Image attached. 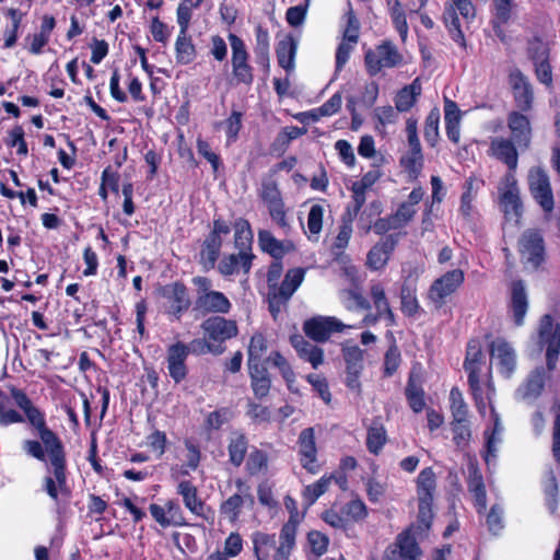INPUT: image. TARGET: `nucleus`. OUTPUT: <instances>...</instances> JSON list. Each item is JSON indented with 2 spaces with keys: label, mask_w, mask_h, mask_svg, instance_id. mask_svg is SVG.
<instances>
[{
  "label": "nucleus",
  "mask_w": 560,
  "mask_h": 560,
  "mask_svg": "<svg viewBox=\"0 0 560 560\" xmlns=\"http://www.w3.org/2000/svg\"><path fill=\"white\" fill-rule=\"evenodd\" d=\"M483 358L480 342L478 340L469 341L467 345L464 368L468 373V383L474 394L480 389L479 373L481 364L483 363Z\"/></svg>",
  "instance_id": "obj_19"
},
{
  "label": "nucleus",
  "mask_w": 560,
  "mask_h": 560,
  "mask_svg": "<svg viewBox=\"0 0 560 560\" xmlns=\"http://www.w3.org/2000/svg\"><path fill=\"white\" fill-rule=\"evenodd\" d=\"M518 250L526 262L538 267L544 260L545 244L542 235L537 230H526L518 241Z\"/></svg>",
  "instance_id": "obj_15"
},
{
  "label": "nucleus",
  "mask_w": 560,
  "mask_h": 560,
  "mask_svg": "<svg viewBox=\"0 0 560 560\" xmlns=\"http://www.w3.org/2000/svg\"><path fill=\"white\" fill-rule=\"evenodd\" d=\"M177 492L183 497L185 506L195 515L203 516L206 505L198 498L197 488L188 480L180 481Z\"/></svg>",
  "instance_id": "obj_34"
},
{
  "label": "nucleus",
  "mask_w": 560,
  "mask_h": 560,
  "mask_svg": "<svg viewBox=\"0 0 560 560\" xmlns=\"http://www.w3.org/2000/svg\"><path fill=\"white\" fill-rule=\"evenodd\" d=\"M489 153L506 164L509 172L514 174L518 163V153L514 141L503 137H495L491 140Z\"/></svg>",
  "instance_id": "obj_23"
},
{
  "label": "nucleus",
  "mask_w": 560,
  "mask_h": 560,
  "mask_svg": "<svg viewBox=\"0 0 560 560\" xmlns=\"http://www.w3.org/2000/svg\"><path fill=\"white\" fill-rule=\"evenodd\" d=\"M417 273H409L404 279L400 288V307L402 313L407 316H413L419 311V302L417 299Z\"/></svg>",
  "instance_id": "obj_29"
},
{
  "label": "nucleus",
  "mask_w": 560,
  "mask_h": 560,
  "mask_svg": "<svg viewBox=\"0 0 560 560\" xmlns=\"http://www.w3.org/2000/svg\"><path fill=\"white\" fill-rule=\"evenodd\" d=\"M417 213V208H412L411 206L407 205L406 202H402L395 213H393L390 217L393 218L394 222L396 223L397 228H404L415 217Z\"/></svg>",
  "instance_id": "obj_61"
},
{
  "label": "nucleus",
  "mask_w": 560,
  "mask_h": 560,
  "mask_svg": "<svg viewBox=\"0 0 560 560\" xmlns=\"http://www.w3.org/2000/svg\"><path fill=\"white\" fill-rule=\"evenodd\" d=\"M197 8L192 0H183L177 8L179 33H188L192 9Z\"/></svg>",
  "instance_id": "obj_56"
},
{
  "label": "nucleus",
  "mask_w": 560,
  "mask_h": 560,
  "mask_svg": "<svg viewBox=\"0 0 560 560\" xmlns=\"http://www.w3.org/2000/svg\"><path fill=\"white\" fill-rule=\"evenodd\" d=\"M465 279L462 269H453L436 278L430 285L427 299L434 308H442L447 299L451 298L463 284Z\"/></svg>",
  "instance_id": "obj_6"
},
{
  "label": "nucleus",
  "mask_w": 560,
  "mask_h": 560,
  "mask_svg": "<svg viewBox=\"0 0 560 560\" xmlns=\"http://www.w3.org/2000/svg\"><path fill=\"white\" fill-rule=\"evenodd\" d=\"M346 19L347 26L343 31V39L352 43H358L360 24L351 7L346 13Z\"/></svg>",
  "instance_id": "obj_60"
},
{
  "label": "nucleus",
  "mask_w": 560,
  "mask_h": 560,
  "mask_svg": "<svg viewBox=\"0 0 560 560\" xmlns=\"http://www.w3.org/2000/svg\"><path fill=\"white\" fill-rule=\"evenodd\" d=\"M467 486L469 492L474 495L475 506L479 514L485 513L487 508V492L483 478L478 465L475 462L468 464Z\"/></svg>",
  "instance_id": "obj_27"
},
{
  "label": "nucleus",
  "mask_w": 560,
  "mask_h": 560,
  "mask_svg": "<svg viewBox=\"0 0 560 560\" xmlns=\"http://www.w3.org/2000/svg\"><path fill=\"white\" fill-rule=\"evenodd\" d=\"M277 60L281 68L287 71L294 69L296 44L292 38H284L278 43L276 48Z\"/></svg>",
  "instance_id": "obj_43"
},
{
  "label": "nucleus",
  "mask_w": 560,
  "mask_h": 560,
  "mask_svg": "<svg viewBox=\"0 0 560 560\" xmlns=\"http://www.w3.org/2000/svg\"><path fill=\"white\" fill-rule=\"evenodd\" d=\"M300 463L310 474L319 471L317 463V447L315 443V432L313 428H306L301 431L298 439Z\"/></svg>",
  "instance_id": "obj_16"
},
{
  "label": "nucleus",
  "mask_w": 560,
  "mask_h": 560,
  "mask_svg": "<svg viewBox=\"0 0 560 560\" xmlns=\"http://www.w3.org/2000/svg\"><path fill=\"white\" fill-rule=\"evenodd\" d=\"M374 118L377 120L375 128L381 131L386 125L395 124L398 118V110L390 105L376 107L373 113Z\"/></svg>",
  "instance_id": "obj_54"
},
{
  "label": "nucleus",
  "mask_w": 560,
  "mask_h": 560,
  "mask_svg": "<svg viewBox=\"0 0 560 560\" xmlns=\"http://www.w3.org/2000/svg\"><path fill=\"white\" fill-rule=\"evenodd\" d=\"M222 247V238L217 236L208 235L203 242V246L200 253L201 262L206 268H213L215 261L220 255Z\"/></svg>",
  "instance_id": "obj_45"
},
{
  "label": "nucleus",
  "mask_w": 560,
  "mask_h": 560,
  "mask_svg": "<svg viewBox=\"0 0 560 560\" xmlns=\"http://www.w3.org/2000/svg\"><path fill=\"white\" fill-rule=\"evenodd\" d=\"M351 327L348 326V328ZM345 328H347V325L331 316H316L305 320L303 324L305 335L316 342H325L332 332H340Z\"/></svg>",
  "instance_id": "obj_13"
},
{
  "label": "nucleus",
  "mask_w": 560,
  "mask_h": 560,
  "mask_svg": "<svg viewBox=\"0 0 560 560\" xmlns=\"http://www.w3.org/2000/svg\"><path fill=\"white\" fill-rule=\"evenodd\" d=\"M228 38L232 49V75L237 83L250 85L254 81V69L248 62L249 55L246 45L241 37L233 33L229 34Z\"/></svg>",
  "instance_id": "obj_9"
},
{
  "label": "nucleus",
  "mask_w": 560,
  "mask_h": 560,
  "mask_svg": "<svg viewBox=\"0 0 560 560\" xmlns=\"http://www.w3.org/2000/svg\"><path fill=\"white\" fill-rule=\"evenodd\" d=\"M487 525L491 533L499 534L503 528V509L499 504H494L487 515Z\"/></svg>",
  "instance_id": "obj_63"
},
{
  "label": "nucleus",
  "mask_w": 560,
  "mask_h": 560,
  "mask_svg": "<svg viewBox=\"0 0 560 560\" xmlns=\"http://www.w3.org/2000/svg\"><path fill=\"white\" fill-rule=\"evenodd\" d=\"M192 283L196 285L195 311L206 313L230 312L232 304L229 299L219 291L212 290V282L207 277H195Z\"/></svg>",
  "instance_id": "obj_4"
},
{
  "label": "nucleus",
  "mask_w": 560,
  "mask_h": 560,
  "mask_svg": "<svg viewBox=\"0 0 560 560\" xmlns=\"http://www.w3.org/2000/svg\"><path fill=\"white\" fill-rule=\"evenodd\" d=\"M528 310V300L523 281H514L511 288V311L516 326L524 324Z\"/></svg>",
  "instance_id": "obj_32"
},
{
  "label": "nucleus",
  "mask_w": 560,
  "mask_h": 560,
  "mask_svg": "<svg viewBox=\"0 0 560 560\" xmlns=\"http://www.w3.org/2000/svg\"><path fill=\"white\" fill-rule=\"evenodd\" d=\"M421 94V84L419 79L412 81L411 84L402 88L395 97V107L398 112L409 110L416 103L417 97Z\"/></svg>",
  "instance_id": "obj_40"
},
{
  "label": "nucleus",
  "mask_w": 560,
  "mask_h": 560,
  "mask_svg": "<svg viewBox=\"0 0 560 560\" xmlns=\"http://www.w3.org/2000/svg\"><path fill=\"white\" fill-rule=\"evenodd\" d=\"M259 196L266 206L282 201L281 194L277 187V184L271 180L262 183Z\"/></svg>",
  "instance_id": "obj_62"
},
{
  "label": "nucleus",
  "mask_w": 560,
  "mask_h": 560,
  "mask_svg": "<svg viewBox=\"0 0 560 560\" xmlns=\"http://www.w3.org/2000/svg\"><path fill=\"white\" fill-rule=\"evenodd\" d=\"M417 499H418V525L416 530L425 532L430 528L433 520V500L436 489L435 472L431 467L420 471L417 477Z\"/></svg>",
  "instance_id": "obj_3"
},
{
  "label": "nucleus",
  "mask_w": 560,
  "mask_h": 560,
  "mask_svg": "<svg viewBox=\"0 0 560 560\" xmlns=\"http://www.w3.org/2000/svg\"><path fill=\"white\" fill-rule=\"evenodd\" d=\"M343 513L352 518L353 521H361L365 518L368 514V510L365 504L361 500H351L349 501L345 508Z\"/></svg>",
  "instance_id": "obj_64"
},
{
  "label": "nucleus",
  "mask_w": 560,
  "mask_h": 560,
  "mask_svg": "<svg viewBox=\"0 0 560 560\" xmlns=\"http://www.w3.org/2000/svg\"><path fill=\"white\" fill-rule=\"evenodd\" d=\"M235 483L240 493L231 495L221 504V514L230 522H235L238 518L241 509L246 500H249L252 503L254 501L248 492V487L241 479H237Z\"/></svg>",
  "instance_id": "obj_30"
},
{
  "label": "nucleus",
  "mask_w": 560,
  "mask_h": 560,
  "mask_svg": "<svg viewBox=\"0 0 560 560\" xmlns=\"http://www.w3.org/2000/svg\"><path fill=\"white\" fill-rule=\"evenodd\" d=\"M291 345L296 350L299 357L311 363L314 369H317L324 361V351L322 348L312 345L301 335L291 337Z\"/></svg>",
  "instance_id": "obj_31"
},
{
  "label": "nucleus",
  "mask_w": 560,
  "mask_h": 560,
  "mask_svg": "<svg viewBox=\"0 0 560 560\" xmlns=\"http://www.w3.org/2000/svg\"><path fill=\"white\" fill-rule=\"evenodd\" d=\"M510 84L516 106L523 112L529 110L534 93L527 78L520 70H514L510 73Z\"/></svg>",
  "instance_id": "obj_25"
},
{
  "label": "nucleus",
  "mask_w": 560,
  "mask_h": 560,
  "mask_svg": "<svg viewBox=\"0 0 560 560\" xmlns=\"http://www.w3.org/2000/svg\"><path fill=\"white\" fill-rule=\"evenodd\" d=\"M450 400L453 420L457 422L466 421L468 417V407L458 388L454 387L451 389Z\"/></svg>",
  "instance_id": "obj_52"
},
{
  "label": "nucleus",
  "mask_w": 560,
  "mask_h": 560,
  "mask_svg": "<svg viewBox=\"0 0 560 560\" xmlns=\"http://www.w3.org/2000/svg\"><path fill=\"white\" fill-rule=\"evenodd\" d=\"M490 361L501 376L511 378L516 371V352L511 343L503 338H497L489 345Z\"/></svg>",
  "instance_id": "obj_11"
},
{
  "label": "nucleus",
  "mask_w": 560,
  "mask_h": 560,
  "mask_svg": "<svg viewBox=\"0 0 560 560\" xmlns=\"http://www.w3.org/2000/svg\"><path fill=\"white\" fill-rule=\"evenodd\" d=\"M370 296L373 301L376 312L380 315H384V318L387 320L389 326L395 325V314L390 308L383 284L380 282L371 283Z\"/></svg>",
  "instance_id": "obj_33"
},
{
  "label": "nucleus",
  "mask_w": 560,
  "mask_h": 560,
  "mask_svg": "<svg viewBox=\"0 0 560 560\" xmlns=\"http://www.w3.org/2000/svg\"><path fill=\"white\" fill-rule=\"evenodd\" d=\"M255 39L256 44L254 47V54L256 62L261 66L266 71L269 70L270 59H269V33L261 25H258L255 28Z\"/></svg>",
  "instance_id": "obj_35"
},
{
  "label": "nucleus",
  "mask_w": 560,
  "mask_h": 560,
  "mask_svg": "<svg viewBox=\"0 0 560 560\" xmlns=\"http://www.w3.org/2000/svg\"><path fill=\"white\" fill-rule=\"evenodd\" d=\"M401 362V355L398 347L392 345L385 353L384 358V373L386 376H392L398 369Z\"/></svg>",
  "instance_id": "obj_59"
},
{
  "label": "nucleus",
  "mask_w": 560,
  "mask_h": 560,
  "mask_svg": "<svg viewBox=\"0 0 560 560\" xmlns=\"http://www.w3.org/2000/svg\"><path fill=\"white\" fill-rule=\"evenodd\" d=\"M268 360L279 369L282 377L288 383V386L291 387V383L294 382L295 375L294 372L287 361V359L280 352H272Z\"/></svg>",
  "instance_id": "obj_57"
},
{
  "label": "nucleus",
  "mask_w": 560,
  "mask_h": 560,
  "mask_svg": "<svg viewBox=\"0 0 560 560\" xmlns=\"http://www.w3.org/2000/svg\"><path fill=\"white\" fill-rule=\"evenodd\" d=\"M545 385V370L537 368L527 376L515 390V398L520 401L532 404L541 394Z\"/></svg>",
  "instance_id": "obj_24"
},
{
  "label": "nucleus",
  "mask_w": 560,
  "mask_h": 560,
  "mask_svg": "<svg viewBox=\"0 0 560 560\" xmlns=\"http://www.w3.org/2000/svg\"><path fill=\"white\" fill-rule=\"evenodd\" d=\"M201 328L209 339L223 342L237 335L236 323L220 316H213L201 324Z\"/></svg>",
  "instance_id": "obj_20"
},
{
  "label": "nucleus",
  "mask_w": 560,
  "mask_h": 560,
  "mask_svg": "<svg viewBox=\"0 0 560 560\" xmlns=\"http://www.w3.org/2000/svg\"><path fill=\"white\" fill-rule=\"evenodd\" d=\"M400 164L409 174L410 178L416 179L420 175L423 167L422 152L409 151L400 159Z\"/></svg>",
  "instance_id": "obj_49"
},
{
  "label": "nucleus",
  "mask_w": 560,
  "mask_h": 560,
  "mask_svg": "<svg viewBox=\"0 0 560 560\" xmlns=\"http://www.w3.org/2000/svg\"><path fill=\"white\" fill-rule=\"evenodd\" d=\"M386 442V431L382 424L373 423L368 431L366 446L368 450L377 454Z\"/></svg>",
  "instance_id": "obj_50"
},
{
  "label": "nucleus",
  "mask_w": 560,
  "mask_h": 560,
  "mask_svg": "<svg viewBox=\"0 0 560 560\" xmlns=\"http://www.w3.org/2000/svg\"><path fill=\"white\" fill-rule=\"evenodd\" d=\"M190 352V347L178 341L167 348L166 362L168 374L172 380L178 384L187 376L188 370L186 360Z\"/></svg>",
  "instance_id": "obj_18"
},
{
  "label": "nucleus",
  "mask_w": 560,
  "mask_h": 560,
  "mask_svg": "<svg viewBox=\"0 0 560 560\" xmlns=\"http://www.w3.org/2000/svg\"><path fill=\"white\" fill-rule=\"evenodd\" d=\"M332 479L334 476H323L313 485H308L304 488L303 498L307 501L308 505L315 503V501L328 490Z\"/></svg>",
  "instance_id": "obj_48"
},
{
  "label": "nucleus",
  "mask_w": 560,
  "mask_h": 560,
  "mask_svg": "<svg viewBox=\"0 0 560 560\" xmlns=\"http://www.w3.org/2000/svg\"><path fill=\"white\" fill-rule=\"evenodd\" d=\"M10 394L15 405L24 412L31 425L38 431L40 439V441L24 440L22 448L28 456L39 462H48L47 475L43 479V487L46 493L55 502H58L59 495L70 494V488L67 483L65 446L59 436L46 425L44 413L34 406L22 389L11 387Z\"/></svg>",
  "instance_id": "obj_1"
},
{
  "label": "nucleus",
  "mask_w": 560,
  "mask_h": 560,
  "mask_svg": "<svg viewBox=\"0 0 560 560\" xmlns=\"http://www.w3.org/2000/svg\"><path fill=\"white\" fill-rule=\"evenodd\" d=\"M398 243V235L390 234L377 242L368 253L366 266L371 270L383 269Z\"/></svg>",
  "instance_id": "obj_22"
},
{
  "label": "nucleus",
  "mask_w": 560,
  "mask_h": 560,
  "mask_svg": "<svg viewBox=\"0 0 560 560\" xmlns=\"http://www.w3.org/2000/svg\"><path fill=\"white\" fill-rule=\"evenodd\" d=\"M364 60L368 72L376 75L383 68H394L401 63L402 56L393 43L385 42L374 50H369Z\"/></svg>",
  "instance_id": "obj_12"
},
{
  "label": "nucleus",
  "mask_w": 560,
  "mask_h": 560,
  "mask_svg": "<svg viewBox=\"0 0 560 560\" xmlns=\"http://www.w3.org/2000/svg\"><path fill=\"white\" fill-rule=\"evenodd\" d=\"M405 393L409 406L415 412L418 413L424 409V392L421 387L419 376L413 372L409 376Z\"/></svg>",
  "instance_id": "obj_39"
},
{
  "label": "nucleus",
  "mask_w": 560,
  "mask_h": 560,
  "mask_svg": "<svg viewBox=\"0 0 560 560\" xmlns=\"http://www.w3.org/2000/svg\"><path fill=\"white\" fill-rule=\"evenodd\" d=\"M8 396L0 398V427H8L13 423H23L25 418L15 409H5Z\"/></svg>",
  "instance_id": "obj_58"
},
{
  "label": "nucleus",
  "mask_w": 560,
  "mask_h": 560,
  "mask_svg": "<svg viewBox=\"0 0 560 560\" xmlns=\"http://www.w3.org/2000/svg\"><path fill=\"white\" fill-rule=\"evenodd\" d=\"M527 183L530 195L535 201L545 212H552L555 208V199L550 178L547 172L540 166L530 167L527 175Z\"/></svg>",
  "instance_id": "obj_8"
},
{
  "label": "nucleus",
  "mask_w": 560,
  "mask_h": 560,
  "mask_svg": "<svg viewBox=\"0 0 560 560\" xmlns=\"http://www.w3.org/2000/svg\"><path fill=\"white\" fill-rule=\"evenodd\" d=\"M255 258L254 254H246L245 252H238L237 254H230L224 256L219 265V272L229 277L235 273H238L241 270L247 275L252 268L253 259Z\"/></svg>",
  "instance_id": "obj_28"
},
{
  "label": "nucleus",
  "mask_w": 560,
  "mask_h": 560,
  "mask_svg": "<svg viewBox=\"0 0 560 560\" xmlns=\"http://www.w3.org/2000/svg\"><path fill=\"white\" fill-rule=\"evenodd\" d=\"M324 208L320 205H313L307 215L308 238L317 241L323 228Z\"/></svg>",
  "instance_id": "obj_53"
},
{
  "label": "nucleus",
  "mask_w": 560,
  "mask_h": 560,
  "mask_svg": "<svg viewBox=\"0 0 560 560\" xmlns=\"http://www.w3.org/2000/svg\"><path fill=\"white\" fill-rule=\"evenodd\" d=\"M176 60L180 65L192 62L197 56L196 47L188 33H178L175 42Z\"/></svg>",
  "instance_id": "obj_41"
},
{
  "label": "nucleus",
  "mask_w": 560,
  "mask_h": 560,
  "mask_svg": "<svg viewBox=\"0 0 560 560\" xmlns=\"http://www.w3.org/2000/svg\"><path fill=\"white\" fill-rule=\"evenodd\" d=\"M544 491L546 494V503L551 513H555L558 508V482L552 470H548L544 480Z\"/></svg>",
  "instance_id": "obj_51"
},
{
  "label": "nucleus",
  "mask_w": 560,
  "mask_h": 560,
  "mask_svg": "<svg viewBox=\"0 0 560 560\" xmlns=\"http://www.w3.org/2000/svg\"><path fill=\"white\" fill-rule=\"evenodd\" d=\"M340 300L348 311H369L371 308L370 302L362 295L359 288L342 290Z\"/></svg>",
  "instance_id": "obj_46"
},
{
  "label": "nucleus",
  "mask_w": 560,
  "mask_h": 560,
  "mask_svg": "<svg viewBox=\"0 0 560 560\" xmlns=\"http://www.w3.org/2000/svg\"><path fill=\"white\" fill-rule=\"evenodd\" d=\"M500 206L508 219L518 220L523 206L520 196L517 179L512 172H508L498 185Z\"/></svg>",
  "instance_id": "obj_7"
},
{
  "label": "nucleus",
  "mask_w": 560,
  "mask_h": 560,
  "mask_svg": "<svg viewBox=\"0 0 560 560\" xmlns=\"http://www.w3.org/2000/svg\"><path fill=\"white\" fill-rule=\"evenodd\" d=\"M439 121H440V114L438 110L430 112L425 118L424 138H425V141L431 147H434L439 139Z\"/></svg>",
  "instance_id": "obj_55"
},
{
  "label": "nucleus",
  "mask_w": 560,
  "mask_h": 560,
  "mask_svg": "<svg viewBox=\"0 0 560 560\" xmlns=\"http://www.w3.org/2000/svg\"><path fill=\"white\" fill-rule=\"evenodd\" d=\"M538 336L539 343L547 346V368L552 371L556 368L560 351V324L551 315H544L539 322Z\"/></svg>",
  "instance_id": "obj_10"
},
{
  "label": "nucleus",
  "mask_w": 560,
  "mask_h": 560,
  "mask_svg": "<svg viewBox=\"0 0 560 560\" xmlns=\"http://www.w3.org/2000/svg\"><path fill=\"white\" fill-rule=\"evenodd\" d=\"M248 441L240 431L231 432L229 436L228 452L230 462L238 467L244 462L245 455L247 453Z\"/></svg>",
  "instance_id": "obj_36"
},
{
  "label": "nucleus",
  "mask_w": 560,
  "mask_h": 560,
  "mask_svg": "<svg viewBox=\"0 0 560 560\" xmlns=\"http://www.w3.org/2000/svg\"><path fill=\"white\" fill-rule=\"evenodd\" d=\"M252 388L257 398H264L268 395L271 381L268 376L267 369L264 365L248 366Z\"/></svg>",
  "instance_id": "obj_37"
},
{
  "label": "nucleus",
  "mask_w": 560,
  "mask_h": 560,
  "mask_svg": "<svg viewBox=\"0 0 560 560\" xmlns=\"http://www.w3.org/2000/svg\"><path fill=\"white\" fill-rule=\"evenodd\" d=\"M298 522L293 516L282 526L279 539L275 535L257 532L253 535L257 560H289L295 547Z\"/></svg>",
  "instance_id": "obj_2"
},
{
  "label": "nucleus",
  "mask_w": 560,
  "mask_h": 560,
  "mask_svg": "<svg viewBox=\"0 0 560 560\" xmlns=\"http://www.w3.org/2000/svg\"><path fill=\"white\" fill-rule=\"evenodd\" d=\"M421 550L410 530L398 535L394 546L386 549L384 560H420Z\"/></svg>",
  "instance_id": "obj_17"
},
{
  "label": "nucleus",
  "mask_w": 560,
  "mask_h": 560,
  "mask_svg": "<svg viewBox=\"0 0 560 560\" xmlns=\"http://www.w3.org/2000/svg\"><path fill=\"white\" fill-rule=\"evenodd\" d=\"M161 293L168 302V313L177 319L190 306L187 288L182 282H173L162 288Z\"/></svg>",
  "instance_id": "obj_21"
},
{
  "label": "nucleus",
  "mask_w": 560,
  "mask_h": 560,
  "mask_svg": "<svg viewBox=\"0 0 560 560\" xmlns=\"http://www.w3.org/2000/svg\"><path fill=\"white\" fill-rule=\"evenodd\" d=\"M457 11L465 20H471L476 15L475 5L470 0H450L445 3L443 22L452 39L460 47H466L464 33L460 28Z\"/></svg>",
  "instance_id": "obj_5"
},
{
  "label": "nucleus",
  "mask_w": 560,
  "mask_h": 560,
  "mask_svg": "<svg viewBox=\"0 0 560 560\" xmlns=\"http://www.w3.org/2000/svg\"><path fill=\"white\" fill-rule=\"evenodd\" d=\"M253 231L250 224L245 219H237L234 223V245L238 252L252 253Z\"/></svg>",
  "instance_id": "obj_38"
},
{
  "label": "nucleus",
  "mask_w": 560,
  "mask_h": 560,
  "mask_svg": "<svg viewBox=\"0 0 560 560\" xmlns=\"http://www.w3.org/2000/svg\"><path fill=\"white\" fill-rule=\"evenodd\" d=\"M305 270L303 268L288 270L281 284L273 285L268 292L270 307L273 308L276 304L278 306L285 304L303 282Z\"/></svg>",
  "instance_id": "obj_14"
},
{
  "label": "nucleus",
  "mask_w": 560,
  "mask_h": 560,
  "mask_svg": "<svg viewBox=\"0 0 560 560\" xmlns=\"http://www.w3.org/2000/svg\"><path fill=\"white\" fill-rule=\"evenodd\" d=\"M267 340L265 336L260 332H256L252 336L249 346H248V360L247 365H262L261 358L264 353L267 351Z\"/></svg>",
  "instance_id": "obj_47"
},
{
  "label": "nucleus",
  "mask_w": 560,
  "mask_h": 560,
  "mask_svg": "<svg viewBox=\"0 0 560 560\" xmlns=\"http://www.w3.org/2000/svg\"><path fill=\"white\" fill-rule=\"evenodd\" d=\"M387 7L392 22L397 32L399 33L400 38L402 39V42H405L408 36L409 27L407 23L406 12L402 9L401 2L399 0H387Z\"/></svg>",
  "instance_id": "obj_44"
},
{
  "label": "nucleus",
  "mask_w": 560,
  "mask_h": 560,
  "mask_svg": "<svg viewBox=\"0 0 560 560\" xmlns=\"http://www.w3.org/2000/svg\"><path fill=\"white\" fill-rule=\"evenodd\" d=\"M258 244L262 252L270 254L276 259L281 258L289 249L283 242L277 240L268 230L258 231Z\"/></svg>",
  "instance_id": "obj_42"
},
{
  "label": "nucleus",
  "mask_w": 560,
  "mask_h": 560,
  "mask_svg": "<svg viewBox=\"0 0 560 560\" xmlns=\"http://www.w3.org/2000/svg\"><path fill=\"white\" fill-rule=\"evenodd\" d=\"M512 139L521 150H527L532 141V127L527 116L512 112L508 117Z\"/></svg>",
  "instance_id": "obj_26"
}]
</instances>
